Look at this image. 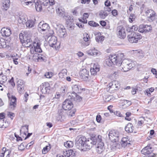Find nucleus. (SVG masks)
<instances>
[{"label":"nucleus","instance_id":"nucleus-1","mask_svg":"<svg viewBox=\"0 0 157 157\" xmlns=\"http://www.w3.org/2000/svg\"><path fill=\"white\" fill-rule=\"evenodd\" d=\"M97 143L96 150L99 154H101L104 149V144L102 141L101 136H96L87 139L83 136H78L75 140L76 147L81 151H86L90 149L94 145Z\"/></svg>","mask_w":157,"mask_h":157},{"label":"nucleus","instance_id":"nucleus-2","mask_svg":"<svg viewBox=\"0 0 157 157\" xmlns=\"http://www.w3.org/2000/svg\"><path fill=\"white\" fill-rule=\"evenodd\" d=\"M132 62L131 59H125L121 61L120 66L122 68V70L124 72L128 71L132 67Z\"/></svg>","mask_w":157,"mask_h":157},{"label":"nucleus","instance_id":"nucleus-3","mask_svg":"<svg viewBox=\"0 0 157 157\" xmlns=\"http://www.w3.org/2000/svg\"><path fill=\"white\" fill-rule=\"evenodd\" d=\"M153 149L151 146V144H148L142 150L141 152L148 157H157V154L153 153Z\"/></svg>","mask_w":157,"mask_h":157},{"label":"nucleus","instance_id":"nucleus-4","mask_svg":"<svg viewBox=\"0 0 157 157\" xmlns=\"http://www.w3.org/2000/svg\"><path fill=\"white\" fill-rule=\"evenodd\" d=\"M109 56L115 65L120 66L121 61L124 58V55L123 53H121L117 54L110 55Z\"/></svg>","mask_w":157,"mask_h":157},{"label":"nucleus","instance_id":"nucleus-5","mask_svg":"<svg viewBox=\"0 0 157 157\" xmlns=\"http://www.w3.org/2000/svg\"><path fill=\"white\" fill-rule=\"evenodd\" d=\"M128 41L131 43H136L142 38V36L137 32H132L128 36Z\"/></svg>","mask_w":157,"mask_h":157},{"label":"nucleus","instance_id":"nucleus-6","mask_svg":"<svg viewBox=\"0 0 157 157\" xmlns=\"http://www.w3.org/2000/svg\"><path fill=\"white\" fill-rule=\"evenodd\" d=\"M109 139L113 142H117L121 138L118 132L111 131L109 134Z\"/></svg>","mask_w":157,"mask_h":157},{"label":"nucleus","instance_id":"nucleus-7","mask_svg":"<svg viewBox=\"0 0 157 157\" xmlns=\"http://www.w3.org/2000/svg\"><path fill=\"white\" fill-rule=\"evenodd\" d=\"M56 28L57 34L60 37H65L67 35L66 30L64 26L60 24L57 25Z\"/></svg>","mask_w":157,"mask_h":157},{"label":"nucleus","instance_id":"nucleus-8","mask_svg":"<svg viewBox=\"0 0 157 157\" xmlns=\"http://www.w3.org/2000/svg\"><path fill=\"white\" fill-rule=\"evenodd\" d=\"M50 27L48 24L44 23V21H41L38 25V30L40 33L45 32H48Z\"/></svg>","mask_w":157,"mask_h":157},{"label":"nucleus","instance_id":"nucleus-9","mask_svg":"<svg viewBox=\"0 0 157 157\" xmlns=\"http://www.w3.org/2000/svg\"><path fill=\"white\" fill-rule=\"evenodd\" d=\"M70 98L67 99L63 102L62 105V108L65 110H68L71 109L73 107L72 101L70 99Z\"/></svg>","mask_w":157,"mask_h":157},{"label":"nucleus","instance_id":"nucleus-10","mask_svg":"<svg viewBox=\"0 0 157 157\" xmlns=\"http://www.w3.org/2000/svg\"><path fill=\"white\" fill-rule=\"evenodd\" d=\"M117 35L121 39H124L126 36V34L125 29L122 25L117 27Z\"/></svg>","mask_w":157,"mask_h":157},{"label":"nucleus","instance_id":"nucleus-11","mask_svg":"<svg viewBox=\"0 0 157 157\" xmlns=\"http://www.w3.org/2000/svg\"><path fill=\"white\" fill-rule=\"evenodd\" d=\"M41 92L43 94H46L47 93L50 92L51 87L49 84L47 82H44L42 83L40 86Z\"/></svg>","mask_w":157,"mask_h":157},{"label":"nucleus","instance_id":"nucleus-12","mask_svg":"<svg viewBox=\"0 0 157 157\" xmlns=\"http://www.w3.org/2000/svg\"><path fill=\"white\" fill-rule=\"evenodd\" d=\"M48 44L51 47H55L56 48H59L57 45V37L55 36H52L50 37L48 41Z\"/></svg>","mask_w":157,"mask_h":157},{"label":"nucleus","instance_id":"nucleus-13","mask_svg":"<svg viewBox=\"0 0 157 157\" xmlns=\"http://www.w3.org/2000/svg\"><path fill=\"white\" fill-rule=\"evenodd\" d=\"M83 36L84 37L83 39L80 40L81 42L84 46H87L90 44V43L89 36L86 33L84 34Z\"/></svg>","mask_w":157,"mask_h":157},{"label":"nucleus","instance_id":"nucleus-14","mask_svg":"<svg viewBox=\"0 0 157 157\" xmlns=\"http://www.w3.org/2000/svg\"><path fill=\"white\" fill-rule=\"evenodd\" d=\"M89 71L86 69H83L80 72V77L84 80H87L89 76Z\"/></svg>","mask_w":157,"mask_h":157},{"label":"nucleus","instance_id":"nucleus-15","mask_svg":"<svg viewBox=\"0 0 157 157\" xmlns=\"http://www.w3.org/2000/svg\"><path fill=\"white\" fill-rule=\"evenodd\" d=\"M68 97L72 101H75L76 102H80L82 99V97L75 93H71Z\"/></svg>","mask_w":157,"mask_h":157},{"label":"nucleus","instance_id":"nucleus-16","mask_svg":"<svg viewBox=\"0 0 157 157\" xmlns=\"http://www.w3.org/2000/svg\"><path fill=\"white\" fill-rule=\"evenodd\" d=\"M1 33L3 36L8 37L11 34V31L9 28H2L1 30Z\"/></svg>","mask_w":157,"mask_h":157},{"label":"nucleus","instance_id":"nucleus-17","mask_svg":"<svg viewBox=\"0 0 157 157\" xmlns=\"http://www.w3.org/2000/svg\"><path fill=\"white\" fill-rule=\"evenodd\" d=\"M33 45L34 47L35 52H41L42 50L40 47V43L39 40L34 41Z\"/></svg>","mask_w":157,"mask_h":157},{"label":"nucleus","instance_id":"nucleus-18","mask_svg":"<svg viewBox=\"0 0 157 157\" xmlns=\"http://www.w3.org/2000/svg\"><path fill=\"white\" fill-rule=\"evenodd\" d=\"M23 43L25 47H29L31 46L33 44L32 41L30 36H25V38H23Z\"/></svg>","mask_w":157,"mask_h":157},{"label":"nucleus","instance_id":"nucleus-19","mask_svg":"<svg viewBox=\"0 0 157 157\" xmlns=\"http://www.w3.org/2000/svg\"><path fill=\"white\" fill-rule=\"evenodd\" d=\"M119 86L118 82L115 81L109 84V88L111 89V90H116L119 88Z\"/></svg>","mask_w":157,"mask_h":157},{"label":"nucleus","instance_id":"nucleus-20","mask_svg":"<svg viewBox=\"0 0 157 157\" xmlns=\"http://www.w3.org/2000/svg\"><path fill=\"white\" fill-rule=\"evenodd\" d=\"M74 21L72 19L66 21V27L69 30L73 29L74 28V24L73 23Z\"/></svg>","mask_w":157,"mask_h":157},{"label":"nucleus","instance_id":"nucleus-21","mask_svg":"<svg viewBox=\"0 0 157 157\" xmlns=\"http://www.w3.org/2000/svg\"><path fill=\"white\" fill-rule=\"evenodd\" d=\"M127 140V139L125 137L122 138L121 144L122 147H129L130 146L131 144L129 143L130 141H128Z\"/></svg>","mask_w":157,"mask_h":157},{"label":"nucleus","instance_id":"nucleus-22","mask_svg":"<svg viewBox=\"0 0 157 157\" xmlns=\"http://www.w3.org/2000/svg\"><path fill=\"white\" fill-rule=\"evenodd\" d=\"M134 128V127L132 124L131 123H129L125 127V130L128 133H132L133 131Z\"/></svg>","mask_w":157,"mask_h":157},{"label":"nucleus","instance_id":"nucleus-23","mask_svg":"<svg viewBox=\"0 0 157 157\" xmlns=\"http://www.w3.org/2000/svg\"><path fill=\"white\" fill-rule=\"evenodd\" d=\"M72 89L73 91L72 93H75L76 94L81 93V91L82 90L80 86L77 85H75L72 86Z\"/></svg>","mask_w":157,"mask_h":157},{"label":"nucleus","instance_id":"nucleus-24","mask_svg":"<svg viewBox=\"0 0 157 157\" xmlns=\"http://www.w3.org/2000/svg\"><path fill=\"white\" fill-rule=\"evenodd\" d=\"M39 54L37 53H35L33 55H29L28 58L30 60H33L35 62H38V58Z\"/></svg>","mask_w":157,"mask_h":157},{"label":"nucleus","instance_id":"nucleus-25","mask_svg":"<svg viewBox=\"0 0 157 157\" xmlns=\"http://www.w3.org/2000/svg\"><path fill=\"white\" fill-rule=\"evenodd\" d=\"M67 71L66 69H63L59 73V76L60 78L62 79H65L67 75Z\"/></svg>","mask_w":157,"mask_h":157},{"label":"nucleus","instance_id":"nucleus-26","mask_svg":"<svg viewBox=\"0 0 157 157\" xmlns=\"http://www.w3.org/2000/svg\"><path fill=\"white\" fill-rule=\"evenodd\" d=\"M9 123L6 120H0V128H5L9 126Z\"/></svg>","mask_w":157,"mask_h":157},{"label":"nucleus","instance_id":"nucleus-27","mask_svg":"<svg viewBox=\"0 0 157 157\" xmlns=\"http://www.w3.org/2000/svg\"><path fill=\"white\" fill-rule=\"evenodd\" d=\"M3 154L5 157H10L11 155V151L9 149H6L5 147H3L2 149Z\"/></svg>","mask_w":157,"mask_h":157},{"label":"nucleus","instance_id":"nucleus-28","mask_svg":"<svg viewBox=\"0 0 157 157\" xmlns=\"http://www.w3.org/2000/svg\"><path fill=\"white\" fill-rule=\"evenodd\" d=\"M10 0H5L2 5V9L6 10L9 8L10 6Z\"/></svg>","mask_w":157,"mask_h":157},{"label":"nucleus","instance_id":"nucleus-29","mask_svg":"<svg viewBox=\"0 0 157 157\" xmlns=\"http://www.w3.org/2000/svg\"><path fill=\"white\" fill-rule=\"evenodd\" d=\"M66 155L65 156L67 157H75V152L72 149H70L66 151Z\"/></svg>","mask_w":157,"mask_h":157},{"label":"nucleus","instance_id":"nucleus-30","mask_svg":"<svg viewBox=\"0 0 157 157\" xmlns=\"http://www.w3.org/2000/svg\"><path fill=\"white\" fill-rule=\"evenodd\" d=\"M76 112V109H70L67 110V114L69 117L74 116Z\"/></svg>","mask_w":157,"mask_h":157},{"label":"nucleus","instance_id":"nucleus-31","mask_svg":"<svg viewBox=\"0 0 157 157\" xmlns=\"http://www.w3.org/2000/svg\"><path fill=\"white\" fill-rule=\"evenodd\" d=\"M87 52L89 55L97 56L98 54V51L95 48L90 49L87 51Z\"/></svg>","mask_w":157,"mask_h":157},{"label":"nucleus","instance_id":"nucleus-32","mask_svg":"<svg viewBox=\"0 0 157 157\" xmlns=\"http://www.w3.org/2000/svg\"><path fill=\"white\" fill-rule=\"evenodd\" d=\"M35 7L37 11H40L42 10V6H44L42 5V3L40 4L39 2L37 1L35 3Z\"/></svg>","mask_w":157,"mask_h":157},{"label":"nucleus","instance_id":"nucleus-33","mask_svg":"<svg viewBox=\"0 0 157 157\" xmlns=\"http://www.w3.org/2000/svg\"><path fill=\"white\" fill-rule=\"evenodd\" d=\"M25 24L27 27L31 28L34 26V22L32 20H29L26 22Z\"/></svg>","mask_w":157,"mask_h":157},{"label":"nucleus","instance_id":"nucleus-34","mask_svg":"<svg viewBox=\"0 0 157 157\" xmlns=\"http://www.w3.org/2000/svg\"><path fill=\"white\" fill-rule=\"evenodd\" d=\"M156 17V13L155 12L147 17V20L150 22H153L155 20Z\"/></svg>","mask_w":157,"mask_h":157},{"label":"nucleus","instance_id":"nucleus-35","mask_svg":"<svg viewBox=\"0 0 157 157\" xmlns=\"http://www.w3.org/2000/svg\"><path fill=\"white\" fill-rule=\"evenodd\" d=\"M8 98L9 99V102L12 103L13 102L16 103L17 102V98L15 97L13 95H11L10 97V94H7Z\"/></svg>","mask_w":157,"mask_h":157},{"label":"nucleus","instance_id":"nucleus-36","mask_svg":"<svg viewBox=\"0 0 157 157\" xmlns=\"http://www.w3.org/2000/svg\"><path fill=\"white\" fill-rule=\"evenodd\" d=\"M16 105L17 103H14L13 102L12 103L9 102L8 108L10 110H13L15 109Z\"/></svg>","mask_w":157,"mask_h":157},{"label":"nucleus","instance_id":"nucleus-37","mask_svg":"<svg viewBox=\"0 0 157 157\" xmlns=\"http://www.w3.org/2000/svg\"><path fill=\"white\" fill-rule=\"evenodd\" d=\"M57 13L59 14L60 17L63 16L65 13V12L63 10H62L60 8H58L56 10Z\"/></svg>","mask_w":157,"mask_h":157},{"label":"nucleus","instance_id":"nucleus-38","mask_svg":"<svg viewBox=\"0 0 157 157\" xmlns=\"http://www.w3.org/2000/svg\"><path fill=\"white\" fill-rule=\"evenodd\" d=\"M105 63L109 67L112 66L113 65H115L109 56L108 58L106 59Z\"/></svg>","mask_w":157,"mask_h":157},{"label":"nucleus","instance_id":"nucleus-39","mask_svg":"<svg viewBox=\"0 0 157 157\" xmlns=\"http://www.w3.org/2000/svg\"><path fill=\"white\" fill-rule=\"evenodd\" d=\"M108 15V13L105 11H104L101 10L99 14V16L100 18L104 19Z\"/></svg>","mask_w":157,"mask_h":157},{"label":"nucleus","instance_id":"nucleus-40","mask_svg":"<svg viewBox=\"0 0 157 157\" xmlns=\"http://www.w3.org/2000/svg\"><path fill=\"white\" fill-rule=\"evenodd\" d=\"M51 148V146L50 144L49 146H46L42 150V153L43 154H45L48 152Z\"/></svg>","mask_w":157,"mask_h":157},{"label":"nucleus","instance_id":"nucleus-41","mask_svg":"<svg viewBox=\"0 0 157 157\" xmlns=\"http://www.w3.org/2000/svg\"><path fill=\"white\" fill-rule=\"evenodd\" d=\"M73 142L70 141H67L64 143V145L67 147H71L73 146Z\"/></svg>","mask_w":157,"mask_h":157},{"label":"nucleus","instance_id":"nucleus-42","mask_svg":"<svg viewBox=\"0 0 157 157\" xmlns=\"http://www.w3.org/2000/svg\"><path fill=\"white\" fill-rule=\"evenodd\" d=\"M144 33H148L151 30V25H144Z\"/></svg>","mask_w":157,"mask_h":157},{"label":"nucleus","instance_id":"nucleus-43","mask_svg":"<svg viewBox=\"0 0 157 157\" xmlns=\"http://www.w3.org/2000/svg\"><path fill=\"white\" fill-rule=\"evenodd\" d=\"M104 37L102 36L98 35L95 37V40L98 42H101L104 40Z\"/></svg>","mask_w":157,"mask_h":157},{"label":"nucleus","instance_id":"nucleus-44","mask_svg":"<svg viewBox=\"0 0 157 157\" xmlns=\"http://www.w3.org/2000/svg\"><path fill=\"white\" fill-rule=\"evenodd\" d=\"M65 111V110L63 108L59 109L58 113L59 116H61V117H62V116H65L66 113L64 112Z\"/></svg>","mask_w":157,"mask_h":157},{"label":"nucleus","instance_id":"nucleus-45","mask_svg":"<svg viewBox=\"0 0 157 157\" xmlns=\"http://www.w3.org/2000/svg\"><path fill=\"white\" fill-rule=\"evenodd\" d=\"M24 82L21 79H19L17 82V87L24 86Z\"/></svg>","mask_w":157,"mask_h":157},{"label":"nucleus","instance_id":"nucleus-46","mask_svg":"<svg viewBox=\"0 0 157 157\" xmlns=\"http://www.w3.org/2000/svg\"><path fill=\"white\" fill-rule=\"evenodd\" d=\"M88 24L89 25L91 26H92L94 27H95L99 25V24L96 22L93 21H90L88 22Z\"/></svg>","mask_w":157,"mask_h":157},{"label":"nucleus","instance_id":"nucleus-47","mask_svg":"<svg viewBox=\"0 0 157 157\" xmlns=\"http://www.w3.org/2000/svg\"><path fill=\"white\" fill-rule=\"evenodd\" d=\"M22 129L25 130L23 134L25 136H26L27 133L28 132V126L26 125L22 126Z\"/></svg>","mask_w":157,"mask_h":157},{"label":"nucleus","instance_id":"nucleus-48","mask_svg":"<svg viewBox=\"0 0 157 157\" xmlns=\"http://www.w3.org/2000/svg\"><path fill=\"white\" fill-rule=\"evenodd\" d=\"M155 12L153 10L150 9L147 10L145 12V13L146 16L147 17Z\"/></svg>","mask_w":157,"mask_h":157},{"label":"nucleus","instance_id":"nucleus-49","mask_svg":"<svg viewBox=\"0 0 157 157\" xmlns=\"http://www.w3.org/2000/svg\"><path fill=\"white\" fill-rule=\"evenodd\" d=\"M40 3H42V5L44 6H48V0H39Z\"/></svg>","mask_w":157,"mask_h":157},{"label":"nucleus","instance_id":"nucleus-50","mask_svg":"<svg viewBox=\"0 0 157 157\" xmlns=\"http://www.w3.org/2000/svg\"><path fill=\"white\" fill-rule=\"evenodd\" d=\"M38 58V61H44L46 60V57L43 55L39 54Z\"/></svg>","mask_w":157,"mask_h":157},{"label":"nucleus","instance_id":"nucleus-51","mask_svg":"<svg viewBox=\"0 0 157 157\" xmlns=\"http://www.w3.org/2000/svg\"><path fill=\"white\" fill-rule=\"evenodd\" d=\"M6 43L3 41L2 39L0 38V48H4L6 47L5 46L6 44Z\"/></svg>","mask_w":157,"mask_h":157},{"label":"nucleus","instance_id":"nucleus-52","mask_svg":"<svg viewBox=\"0 0 157 157\" xmlns=\"http://www.w3.org/2000/svg\"><path fill=\"white\" fill-rule=\"evenodd\" d=\"M90 72L91 73V76L90 77H92V76H95L97 75V71L95 70L94 67L93 68H91L90 69Z\"/></svg>","mask_w":157,"mask_h":157},{"label":"nucleus","instance_id":"nucleus-53","mask_svg":"<svg viewBox=\"0 0 157 157\" xmlns=\"http://www.w3.org/2000/svg\"><path fill=\"white\" fill-rule=\"evenodd\" d=\"M19 147L21 148V149H20L21 150L24 149L25 147H26L27 149L28 148L27 144L25 143H22L19 146Z\"/></svg>","mask_w":157,"mask_h":157},{"label":"nucleus","instance_id":"nucleus-54","mask_svg":"<svg viewBox=\"0 0 157 157\" xmlns=\"http://www.w3.org/2000/svg\"><path fill=\"white\" fill-rule=\"evenodd\" d=\"M138 31L140 33H144V25H141L139 26Z\"/></svg>","mask_w":157,"mask_h":157},{"label":"nucleus","instance_id":"nucleus-55","mask_svg":"<svg viewBox=\"0 0 157 157\" xmlns=\"http://www.w3.org/2000/svg\"><path fill=\"white\" fill-rule=\"evenodd\" d=\"M7 116L10 117L12 120L13 119V118L15 116V114L11 112H8L7 114Z\"/></svg>","mask_w":157,"mask_h":157},{"label":"nucleus","instance_id":"nucleus-56","mask_svg":"<svg viewBox=\"0 0 157 157\" xmlns=\"http://www.w3.org/2000/svg\"><path fill=\"white\" fill-rule=\"evenodd\" d=\"M18 21L20 23H21L23 24L25 23L26 21V20L24 19V17H20Z\"/></svg>","mask_w":157,"mask_h":157},{"label":"nucleus","instance_id":"nucleus-57","mask_svg":"<svg viewBox=\"0 0 157 157\" xmlns=\"http://www.w3.org/2000/svg\"><path fill=\"white\" fill-rule=\"evenodd\" d=\"M17 89L18 90L19 93L20 94L22 93L24 91V86L18 87Z\"/></svg>","mask_w":157,"mask_h":157},{"label":"nucleus","instance_id":"nucleus-58","mask_svg":"<svg viewBox=\"0 0 157 157\" xmlns=\"http://www.w3.org/2000/svg\"><path fill=\"white\" fill-rule=\"evenodd\" d=\"M135 18V16L134 14H131L129 18V21L130 22H132Z\"/></svg>","mask_w":157,"mask_h":157},{"label":"nucleus","instance_id":"nucleus-59","mask_svg":"<svg viewBox=\"0 0 157 157\" xmlns=\"http://www.w3.org/2000/svg\"><path fill=\"white\" fill-rule=\"evenodd\" d=\"M9 82L11 84L13 87L15 86V84L14 81V78L13 77H12L11 79L9 81Z\"/></svg>","mask_w":157,"mask_h":157},{"label":"nucleus","instance_id":"nucleus-60","mask_svg":"<svg viewBox=\"0 0 157 157\" xmlns=\"http://www.w3.org/2000/svg\"><path fill=\"white\" fill-rule=\"evenodd\" d=\"M44 76L46 78H50L52 76V73L50 72H48L45 74Z\"/></svg>","mask_w":157,"mask_h":157},{"label":"nucleus","instance_id":"nucleus-61","mask_svg":"<svg viewBox=\"0 0 157 157\" xmlns=\"http://www.w3.org/2000/svg\"><path fill=\"white\" fill-rule=\"evenodd\" d=\"M101 118L100 115H98L96 116V120L97 122L98 123H100L101 122Z\"/></svg>","mask_w":157,"mask_h":157},{"label":"nucleus","instance_id":"nucleus-62","mask_svg":"<svg viewBox=\"0 0 157 157\" xmlns=\"http://www.w3.org/2000/svg\"><path fill=\"white\" fill-rule=\"evenodd\" d=\"M89 17V15L88 13H84L83 15L82 19L83 20H85L86 18H88Z\"/></svg>","mask_w":157,"mask_h":157},{"label":"nucleus","instance_id":"nucleus-63","mask_svg":"<svg viewBox=\"0 0 157 157\" xmlns=\"http://www.w3.org/2000/svg\"><path fill=\"white\" fill-rule=\"evenodd\" d=\"M48 6H49V5L52 6L55 4V2L54 0H48Z\"/></svg>","mask_w":157,"mask_h":157},{"label":"nucleus","instance_id":"nucleus-64","mask_svg":"<svg viewBox=\"0 0 157 157\" xmlns=\"http://www.w3.org/2000/svg\"><path fill=\"white\" fill-rule=\"evenodd\" d=\"M132 31H137L138 29V26L136 25H134L131 27Z\"/></svg>","mask_w":157,"mask_h":157}]
</instances>
